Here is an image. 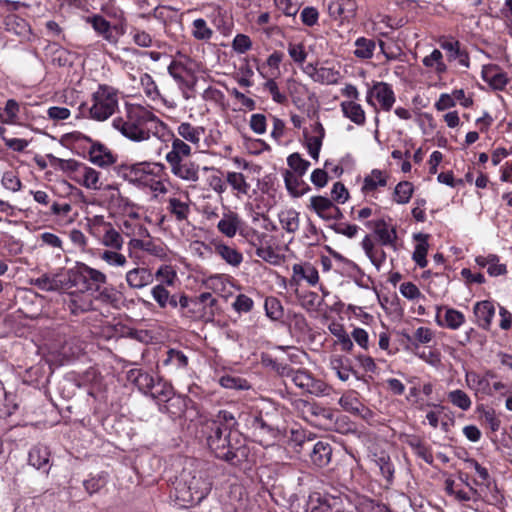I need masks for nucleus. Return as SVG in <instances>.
I'll return each instance as SVG.
<instances>
[{"instance_id":"obj_1","label":"nucleus","mask_w":512,"mask_h":512,"mask_svg":"<svg viewBox=\"0 0 512 512\" xmlns=\"http://www.w3.org/2000/svg\"><path fill=\"white\" fill-rule=\"evenodd\" d=\"M107 277L99 270L93 269L84 263H76L66 272V305L71 314L78 315L91 310L93 300L90 291H99L105 284Z\"/></svg>"},{"instance_id":"obj_2","label":"nucleus","mask_w":512,"mask_h":512,"mask_svg":"<svg viewBox=\"0 0 512 512\" xmlns=\"http://www.w3.org/2000/svg\"><path fill=\"white\" fill-rule=\"evenodd\" d=\"M112 125L124 137L134 142L148 141L151 136L163 138L165 131L168 130L167 124L152 111L135 104L128 105L125 118H115Z\"/></svg>"},{"instance_id":"obj_3","label":"nucleus","mask_w":512,"mask_h":512,"mask_svg":"<svg viewBox=\"0 0 512 512\" xmlns=\"http://www.w3.org/2000/svg\"><path fill=\"white\" fill-rule=\"evenodd\" d=\"M175 498L183 506L203 500L211 490L206 473L195 468L185 467L174 483Z\"/></svg>"},{"instance_id":"obj_4","label":"nucleus","mask_w":512,"mask_h":512,"mask_svg":"<svg viewBox=\"0 0 512 512\" xmlns=\"http://www.w3.org/2000/svg\"><path fill=\"white\" fill-rule=\"evenodd\" d=\"M191 155V145L171 134V149L165 155L170 171L175 177L194 183L199 180V165L189 160Z\"/></svg>"},{"instance_id":"obj_5","label":"nucleus","mask_w":512,"mask_h":512,"mask_svg":"<svg viewBox=\"0 0 512 512\" xmlns=\"http://www.w3.org/2000/svg\"><path fill=\"white\" fill-rule=\"evenodd\" d=\"M181 316L192 321H213L219 313L218 300L210 292L197 297H182Z\"/></svg>"},{"instance_id":"obj_6","label":"nucleus","mask_w":512,"mask_h":512,"mask_svg":"<svg viewBox=\"0 0 512 512\" xmlns=\"http://www.w3.org/2000/svg\"><path fill=\"white\" fill-rule=\"evenodd\" d=\"M165 166L161 163H138L129 168L127 177L130 182L149 187L160 194L167 193V188L161 180Z\"/></svg>"},{"instance_id":"obj_7","label":"nucleus","mask_w":512,"mask_h":512,"mask_svg":"<svg viewBox=\"0 0 512 512\" xmlns=\"http://www.w3.org/2000/svg\"><path fill=\"white\" fill-rule=\"evenodd\" d=\"M118 109L117 90L108 85H99L92 95V105L89 108L91 118L105 121Z\"/></svg>"},{"instance_id":"obj_8","label":"nucleus","mask_w":512,"mask_h":512,"mask_svg":"<svg viewBox=\"0 0 512 512\" xmlns=\"http://www.w3.org/2000/svg\"><path fill=\"white\" fill-rule=\"evenodd\" d=\"M66 76L70 77L69 85L66 87V94L71 92L73 99L70 105H84L81 95L83 94L82 79L84 76V58L75 52H66Z\"/></svg>"},{"instance_id":"obj_9","label":"nucleus","mask_w":512,"mask_h":512,"mask_svg":"<svg viewBox=\"0 0 512 512\" xmlns=\"http://www.w3.org/2000/svg\"><path fill=\"white\" fill-rule=\"evenodd\" d=\"M233 435L238 437L236 432L228 430L223 434L222 438H218L207 445L216 458L230 464H237L241 462V458L246 456V448L241 445L237 446L239 440L233 443Z\"/></svg>"},{"instance_id":"obj_10","label":"nucleus","mask_w":512,"mask_h":512,"mask_svg":"<svg viewBox=\"0 0 512 512\" xmlns=\"http://www.w3.org/2000/svg\"><path fill=\"white\" fill-rule=\"evenodd\" d=\"M249 429L252 431L254 441L262 446H269L278 436V429L269 424L261 413L250 414L246 419Z\"/></svg>"},{"instance_id":"obj_11","label":"nucleus","mask_w":512,"mask_h":512,"mask_svg":"<svg viewBox=\"0 0 512 512\" xmlns=\"http://www.w3.org/2000/svg\"><path fill=\"white\" fill-rule=\"evenodd\" d=\"M291 382L303 392L315 396L328 395L329 386L322 380L316 379L308 370L297 369L293 371L290 378Z\"/></svg>"},{"instance_id":"obj_12","label":"nucleus","mask_w":512,"mask_h":512,"mask_svg":"<svg viewBox=\"0 0 512 512\" xmlns=\"http://www.w3.org/2000/svg\"><path fill=\"white\" fill-rule=\"evenodd\" d=\"M366 101L377 110V105L384 111H390L396 101L390 84L376 82L367 92Z\"/></svg>"},{"instance_id":"obj_13","label":"nucleus","mask_w":512,"mask_h":512,"mask_svg":"<svg viewBox=\"0 0 512 512\" xmlns=\"http://www.w3.org/2000/svg\"><path fill=\"white\" fill-rule=\"evenodd\" d=\"M308 208L324 221L340 220L343 218L341 209L331 199L324 196H312Z\"/></svg>"},{"instance_id":"obj_14","label":"nucleus","mask_w":512,"mask_h":512,"mask_svg":"<svg viewBox=\"0 0 512 512\" xmlns=\"http://www.w3.org/2000/svg\"><path fill=\"white\" fill-rule=\"evenodd\" d=\"M168 72L183 92L194 89L197 79L193 71L182 62L172 61L168 66Z\"/></svg>"},{"instance_id":"obj_15","label":"nucleus","mask_w":512,"mask_h":512,"mask_svg":"<svg viewBox=\"0 0 512 512\" xmlns=\"http://www.w3.org/2000/svg\"><path fill=\"white\" fill-rule=\"evenodd\" d=\"M436 311V322L439 326L457 330L465 322L464 314L454 308L437 306Z\"/></svg>"},{"instance_id":"obj_16","label":"nucleus","mask_w":512,"mask_h":512,"mask_svg":"<svg viewBox=\"0 0 512 512\" xmlns=\"http://www.w3.org/2000/svg\"><path fill=\"white\" fill-rule=\"evenodd\" d=\"M92 140L83 133L75 130L66 129V149H70L73 153L86 156L92 148Z\"/></svg>"},{"instance_id":"obj_17","label":"nucleus","mask_w":512,"mask_h":512,"mask_svg":"<svg viewBox=\"0 0 512 512\" xmlns=\"http://www.w3.org/2000/svg\"><path fill=\"white\" fill-rule=\"evenodd\" d=\"M244 222L241 217L233 211L223 214L221 220L217 224V229L228 238H233L237 232L245 236L243 231Z\"/></svg>"},{"instance_id":"obj_18","label":"nucleus","mask_w":512,"mask_h":512,"mask_svg":"<svg viewBox=\"0 0 512 512\" xmlns=\"http://www.w3.org/2000/svg\"><path fill=\"white\" fill-rule=\"evenodd\" d=\"M162 365L169 373H182L188 368L189 357L181 350L170 348L165 353Z\"/></svg>"},{"instance_id":"obj_19","label":"nucleus","mask_w":512,"mask_h":512,"mask_svg":"<svg viewBox=\"0 0 512 512\" xmlns=\"http://www.w3.org/2000/svg\"><path fill=\"white\" fill-rule=\"evenodd\" d=\"M327 7L329 15L335 20H349L357 11L355 0H330Z\"/></svg>"},{"instance_id":"obj_20","label":"nucleus","mask_w":512,"mask_h":512,"mask_svg":"<svg viewBox=\"0 0 512 512\" xmlns=\"http://www.w3.org/2000/svg\"><path fill=\"white\" fill-rule=\"evenodd\" d=\"M125 280L131 289L140 290L153 283L154 275L148 268L135 267L127 271Z\"/></svg>"},{"instance_id":"obj_21","label":"nucleus","mask_w":512,"mask_h":512,"mask_svg":"<svg viewBox=\"0 0 512 512\" xmlns=\"http://www.w3.org/2000/svg\"><path fill=\"white\" fill-rule=\"evenodd\" d=\"M366 225L374 230L382 245L395 247L397 240V232L395 227L388 225L383 219L377 221H369Z\"/></svg>"},{"instance_id":"obj_22","label":"nucleus","mask_w":512,"mask_h":512,"mask_svg":"<svg viewBox=\"0 0 512 512\" xmlns=\"http://www.w3.org/2000/svg\"><path fill=\"white\" fill-rule=\"evenodd\" d=\"M473 313L476 318L477 325L489 330L495 315V307L491 301L484 300L477 302L473 307Z\"/></svg>"},{"instance_id":"obj_23","label":"nucleus","mask_w":512,"mask_h":512,"mask_svg":"<svg viewBox=\"0 0 512 512\" xmlns=\"http://www.w3.org/2000/svg\"><path fill=\"white\" fill-rule=\"evenodd\" d=\"M89 157L92 163L100 167L111 166L117 161V155L101 143H93Z\"/></svg>"},{"instance_id":"obj_24","label":"nucleus","mask_w":512,"mask_h":512,"mask_svg":"<svg viewBox=\"0 0 512 512\" xmlns=\"http://www.w3.org/2000/svg\"><path fill=\"white\" fill-rule=\"evenodd\" d=\"M489 377H494V373L487 371L485 375H480L476 372H466L465 381L467 386L474 390L476 393H483L486 395H492Z\"/></svg>"},{"instance_id":"obj_25","label":"nucleus","mask_w":512,"mask_h":512,"mask_svg":"<svg viewBox=\"0 0 512 512\" xmlns=\"http://www.w3.org/2000/svg\"><path fill=\"white\" fill-rule=\"evenodd\" d=\"M205 134V128L202 126H194L189 122H182L177 126V138L182 139L186 143H190L199 147L202 136Z\"/></svg>"},{"instance_id":"obj_26","label":"nucleus","mask_w":512,"mask_h":512,"mask_svg":"<svg viewBox=\"0 0 512 512\" xmlns=\"http://www.w3.org/2000/svg\"><path fill=\"white\" fill-rule=\"evenodd\" d=\"M214 253L219 256L223 261L232 267H239L243 262V255L236 248L229 246L221 241L215 242Z\"/></svg>"},{"instance_id":"obj_27","label":"nucleus","mask_w":512,"mask_h":512,"mask_svg":"<svg viewBox=\"0 0 512 512\" xmlns=\"http://www.w3.org/2000/svg\"><path fill=\"white\" fill-rule=\"evenodd\" d=\"M387 181L388 175L384 171L373 169L364 177L361 190L365 195H374L379 188L387 185Z\"/></svg>"},{"instance_id":"obj_28","label":"nucleus","mask_w":512,"mask_h":512,"mask_svg":"<svg viewBox=\"0 0 512 512\" xmlns=\"http://www.w3.org/2000/svg\"><path fill=\"white\" fill-rule=\"evenodd\" d=\"M127 378L130 382H132L139 391L143 394L148 395V393L153 389L155 379L154 377L142 369H131L127 373Z\"/></svg>"},{"instance_id":"obj_29","label":"nucleus","mask_w":512,"mask_h":512,"mask_svg":"<svg viewBox=\"0 0 512 512\" xmlns=\"http://www.w3.org/2000/svg\"><path fill=\"white\" fill-rule=\"evenodd\" d=\"M331 456L332 447L325 441L316 442L310 451L311 462L319 468L327 466L331 461Z\"/></svg>"},{"instance_id":"obj_30","label":"nucleus","mask_w":512,"mask_h":512,"mask_svg":"<svg viewBox=\"0 0 512 512\" xmlns=\"http://www.w3.org/2000/svg\"><path fill=\"white\" fill-rule=\"evenodd\" d=\"M340 108L343 116L358 126L366 123V113L358 101H342Z\"/></svg>"},{"instance_id":"obj_31","label":"nucleus","mask_w":512,"mask_h":512,"mask_svg":"<svg viewBox=\"0 0 512 512\" xmlns=\"http://www.w3.org/2000/svg\"><path fill=\"white\" fill-rule=\"evenodd\" d=\"M292 271V280L295 282L306 280L308 284L314 286L319 281L318 270L311 263L294 264Z\"/></svg>"},{"instance_id":"obj_32","label":"nucleus","mask_w":512,"mask_h":512,"mask_svg":"<svg viewBox=\"0 0 512 512\" xmlns=\"http://www.w3.org/2000/svg\"><path fill=\"white\" fill-rule=\"evenodd\" d=\"M34 284L41 290L62 293L64 275L61 273L44 274L34 280Z\"/></svg>"},{"instance_id":"obj_33","label":"nucleus","mask_w":512,"mask_h":512,"mask_svg":"<svg viewBox=\"0 0 512 512\" xmlns=\"http://www.w3.org/2000/svg\"><path fill=\"white\" fill-rule=\"evenodd\" d=\"M226 183L231 187L232 191L237 197L247 196L251 189L246 177L235 171H228L226 173Z\"/></svg>"},{"instance_id":"obj_34","label":"nucleus","mask_w":512,"mask_h":512,"mask_svg":"<svg viewBox=\"0 0 512 512\" xmlns=\"http://www.w3.org/2000/svg\"><path fill=\"white\" fill-rule=\"evenodd\" d=\"M376 466L379 468L381 475L386 480L387 484H392L395 473V466L391 460V457L385 451L374 454Z\"/></svg>"},{"instance_id":"obj_35","label":"nucleus","mask_w":512,"mask_h":512,"mask_svg":"<svg viewBox=\"0 0 512 512\" xmlns=\"http://www.w3.org/2000/svg\"><path fill=\"white\" fill-rule=\"evenodd\" d=\"M158 403H166L175 395L171 383L159 378L154 383L153 389L148 393Z\"/></svg>"},{"instance_id":"obj_36","label":"nucleus","mask_w":512,"mask_h":512,"mask_svg":"<svg viewBox=\"0 0 512 512\" xmlns=\"http://www.w3.org/2000/svg\"><path fill=\"white\" fill-rule=\"evenodd\" d=\"M428 235L427 234H415L414 239L418 241L412 254L413 261L420 267L425 268L428 264L426 259L428 253Z\"/></svg>"},{"instance_id":"obj_37","label":"nucleus","mask_w":512,"mask_h":512,"mask_svg":"<svg viewBox=\"0 0 512 512\" xmlns=\"http://www.w3.org/2000/svg\"><path fill=\"white\" fill-rule=\"evenodd\" d=\"M167 210L178 222L187 221L191 212L189 204L176 197L167 199Z\"/></svg>"},{"instance_id":"obj_38","label":"nucleus","mask_w":512,"mask_h":512,"mask_svg":"<svg viewBox=\"0 0 512 512\" xmlns=\"http://www.w3.org/2000/svg\"><path fill=\"white\" fill-rule=\"evenodd\" d=\"M310 423L326 430L333 429L335 425V414L331 409L318 404V409L314 413Z\"/></svg>"},{"instance_id":"obj_39","label":"nucleus","mask_w":512,"mask_h":512,"mask_svg":"<svg viewBox=\"0 0 512 512\" xmlns=\"http://www.w3.org/2000/svg\"><path fill=\"white\" fill-rule=\"evenodd\" d=\"M330 367L342 381H347L353 373L350 360L340 355L331 356Z\"/></svg>"},{"instance_id":"obj_40","label":"nucleus","mask_w":512,"mask_h":512,"mask_svg":"<svg viewBox=\"0 0 512 512\" xmlns=\"http://www.w3.org/2000/svg\"><path fill=\"white\" fill-rule=\"evenodd\" d=\"M49 457L50 452L46 446L36 445L29 451L28 461L36 469H41L48 465Z\"/></svg>"},{"instance_id":"obj_41","label":"nucleus","mask_w":512,"mask_h":512,"mask_svg":"<svg viewBox=\"0 0 512 512\" xmlns=\"http://www.w3.org/2000/svg\"><path fill=\"white\" fill-rule=\"evenodd\" d=\"M354 55L358 59L367 60L371 59L376 49V42L374 39L359 37L355 41Z\"/></svg>"},{"instance_id":"obj_42","label":"nucleus","mask_w":512,"mask_h":512,"mask_svg":"<svg viewBox=\"0 0 512 512\" xmlns=\"http://www.w3.org/2000/svg\"><path fill=\"white\" fill-rule=\"evenodd\" d=\"M339 405L347 412L352 414H360L364 410V405L355 391L344 393L339 399Z\"/></svg>"},{"instance_id":"obj_43","label":"nucleus","mask_w":512,"mask_h":512,"mask_svg":"<svg viewBox=\"0 0 512 512\" xmlns=\"http://www.w3.org/2000/svg\"><path fill=\"white\" fill-rule=\"evenodd\" d=\"M279 222L288 233H295L299 229V213L294 209H286L279 213Z\"/></svg>"},{"instance_id":"obj_44","label":"nucleus","mask_w":512,"mask_h":512,"mask_svg":"<svg viewBox=\"0 0 512 512\" xmlns=\"http://www.w3.org/2000/svg\"><path fill=\"white\" fill-rule=\"evenodd\" d=\"M422 63L426 68L433 69L438 76H441L447 71L442 52L438 49H434L429 55L425 56Z\"/></svg>"},{"instance_id":"obj_45","label":"nucleus","mask_w":512,"mask_h":512,"mask_svg":"<svg viewBox=\"0 0 512 512\" xmlns=\"http://www.w3.org/2000/svg\"><path fill=\"white\" fill-rule=\"evenodd\" d=\"M340 78V71L335 67L322 66L317 70V72L314 75L315 82L325 85L337 84Z\"/></svg>"},{"instance_id":"obj_46","label":"nucleus","mask_w":512,"mask_h":512,"mask_svg":"<svg viewBox=\"0 0 512 512\" xmlns=\"http://www.w3.org/2000/svg\"><path fill=\"white\" fill-rule=\"evenodd\" d=\"M104 233L101 238V242L106 247H110L114 250H120L123 246V238L117 230H115L111 224H105L103 226Z\"/></svg>"},{"instance_id":"obj_47","label":"nucleus","mask_w":512,"mask_h":512,"mask_svg":"<svg viewBox=\"0 0 512 512\" xmlns=\"http://www.w3.org/2000/svg\"><path fill=\"white\" fill-rule=\"evenodd\" d=\"M88 166L72 159H66V178L82 185Z\"/></svg>"},{"instance_id":"obj_48","label":"nucleus","mask_w":512,"mask_h":512,"mask_svg":"<svg viewBox=\"0 0 512 512\" xmlns=\"http://www.w3.org/2000/svg\"><path fill=\"white\" fill-rule=\"evenodd\" d=\"M447 399L453 406L463 411H468L472 406V400L470 396L461 389L449 391L447 394Z\"/></svg>"},{"instance_id":"obj_49","label":"nucleus","mask_w":512,"mask_h":512,"mask_svg":"<svg viewBox=\"0 0 512 512\" xmlns=\"http://www.w3.org/2000/svg\"><path fill=\"white\" fill-rule=\"evenodd\" d=\"M204 427L207 444L217 440L218 438H222L223 434L229 430V426L224 425L221 421H207Z\"/></svg>"},{"instance_id":"obj_50","label":"nucleus","mask_w":512,"mask_h":512,"mask_svg":"<svg viewBox=\"0 0 512 512\" xmlns=\"http://www.w3.org/2000/svg\"><path fill=\"white\" fill-rule=\"evenodd\" d=\"M192 36L199 41H209L213 36V30L203 18L195 19L192 22Z\"/></svg>"},{"instance_id":"obj_51","label":"nucleus","mask_w":512,"mask_h":512,"mask_svg":"<svg viewBox=\"0 0 512 512\" xmlns=\"http://www.w3.org/2000/svg\"><path fill=\"white\" fill-rule=\"evenodd\" d=\"M87 22L90 23L93 29L98 34L102 35L104 39L111 40V25L110 22L107 21L104 17H102L101 15H94L92 17H89L87 19Z\"/></svg>"},{"instance_id":"obj_52","label":"nucleus","mask_w":512,"mask_h":512,"mask_svg":"<svg viewBox=\"0 0 512 512\" xmlns=\"http://www.w3.org/2000/svg\"><path fill=\"white\" fill-rule=\"evenodd\" d=\"M408 445L412 448L413 452L427 464L433 463L434 458L431 449L419 438L413 437L408 441Z\"/></svg>"},{"instance_id":"obj_53","label":"nucleus","mask_w":512,"mask_h":512,"mask_svg":"<svg viewBox=\"0 0 512 512\" xmlns=\"http://www.w3.org/2000/svg\"><path fill=\"white\" fill-rule=\"evenodd\" d=\"M107 482V475L104 473H99L84 480L83 486L89 495H93L95 493H98L102 488H104Z\"/></svg>"},{"instance_id":"obj_54","label":"nucleus","mask_w":512,"mask_h":512,"mask_svg":"<svg viewBox=\"0 0 512 512\" xmlns=\"http://www.w3.org/2000/svg\"><path fill=\"white\" fill-rule=\"evenodd\" d=\"M329 330L335 337H337L343 351L349 352L352 350L353 342L341 324L333 323L329 326Z\"/></svg>"},{"instance_id":"obj_55","label":"nucleus","mask_w":512,"mask_h":512,"mask_svg":"<svg viewBox=\"0 0 512 512\" xmlns=\"http://www.w3.org/2000/svg\"><path fill=\"white\" fill-rule=\"evenodd\" d=\"M413 185L408 181L399 182L394 189V200L398 204H406L413 194Z\"/></svg>"},{"instance_id":"obj_56","label":"nucleus","mask_w":512,"mask_h":512,"mask_svg":"<svg viewBox=\"0 0 512 512\" xmlns=\"http://www.w3.org/2000/svg\"><path fill=\"white\" fill-rule=\"evenodd\" d=\"M155 278L159 281V284L169 287L175 284L177 273L172 266L161 265L155 273Z\"/></svg>"},{"instance_id":"obj_57","label":"nucleus","mask_w":512,"mask_h":512,"mask_svg":"<svg viewBox=\"0 0 512 512\" xmlns=\"http://www.w3.org/2000/svg\"><path fill=\"white\" fill-rule=\"evenodd\" d=\"M140 84L144 90V93L148 98L155 101L161 97V94L159 92V89L153 79V77L145 73L140 78Z\"/></svg>"},{"instance_id":"obj_58","label":"nucleus","mask_w":512,"mask_h":512,"mask_svg":"<svg viewBox=\"0 0 512 512\" xmlns=\"http://www.w3.org/2000/svg\"><path fill=\"white\" fill-rule=\"evenodd\" d=\"M295 407L301 414L302 418L310 423L313 419L314 413L318 409V403L299 399L295 402Z\"/></svg>"},{"instance_id":"obj_59","label":"nucleus","mask_w":512,"mask_h":512,"mask_svg":"<svg viewBox=\"0 0 512 512\" xmlns=\"http://www.w3.org/2000/svg\"><path fill=\"white\" fill-rule=\"evenodd\" d=\"M266 315L272 320H279L283 317V307L276 297H268L265 300Z\"/></svg>"},{"instance_id":"obj_60","label":"nucleus","mask_w":512,"mask_h":512,"mask_svg":"<svg viewBox=\"0 0 512 512\" xmlns=\"http://www.w3.org/2000/svg\"><path fill=\"white\" fill-rule=\"evenodd\" d=\"M287 89L294 104L301 102L303 96L307 93V87L295 79L287 81Z\"/></svg>"},{"instance_id":"obj_61","label":"nucleus","mask_w":512,"mask_h":512,"mask_svg":"<svg viewBox=\"0 0 512 512\" xmlns=\"http://www.w3.org/2000/svg\"><path fill=\"white\" fill-rule=\"evenodd\" d=\"M100 259L114 267H124L127 264L126 257L118 250H104L100 254Z\"/></svg>"},{"instance_id":"obj_62","label":"nucleus","mask_w":512,"mask_h":512,"mask_svg":"<svg viewBox=\"0 0 512 512\" xmlns=\"http://www.w3.org/2000/svg\"><path fill=\"white\" fill-rule=\"evenodd\" d=\"M167 288L168 286L157 284L151 289V295L161 309L168 307V297L171 293Z\"/></svg>"},{"instance_id":"obj_63","label":"nucleus","mask_w":512,"mask_h":512,"mask_svg":"<svg viewBox=\"0 0 512 512\" xmlns=\"http://www.w3.org/2000/svg\"><path fill=\"white\" fill-rule=\"evenodd\" d=\"M220 384L226 389L246 390L250 388V385L245 379L230 375L221 377Z\"/></svg>"},{"instance_id":"obj_64","label":"nucleus","mask_w":512,"mask_h":512,"mask_svg":"<svg viewBox=\"0 0 512 512\" xmlns=\"http://www.w3.org/2000/svg\"><path fill=\"white\" fill-rule=\"evenodd\" d=\"M287 163L299 176L304 175L310 166V163L298 153L291 154L287 159Z\"/></svg>"}]
</instances>
